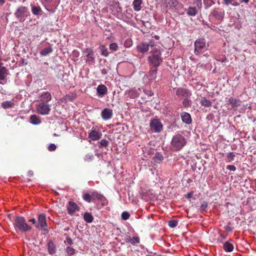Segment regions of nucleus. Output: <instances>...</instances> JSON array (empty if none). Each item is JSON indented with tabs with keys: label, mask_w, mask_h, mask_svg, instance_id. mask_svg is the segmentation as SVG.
<instances>
[{
	"label": "nucleus",
	"mask_w": 256,
	"mask_h": 256,
	"mask_svg": "<svg viewBox=\"0 0 256 256\" xmlns=\"http://www.w3.org/2000/svg\"><path fill=\"white\" fill-rule=\"evenodd\" d=\"M13 224L17 232H24L30 231L32 229V227L26 223L24 218L22 216H16Z\"/></svg>",
	"instance_id": "1"
},
{
	"label": "nucleus",
	"mask_w": 256,
	"mask_h": 256,
	"mask_svg": "<svg viewBox=\"0 0 256 256\" xmlns=\"http://www.w3.org/2000/svg\"><path fill=\"white\" fill-rule=\"evenodd\" d=\"M82 198L88 202H94L97 200L100 202L103 206H106L108 204V201L106 198L97 191L86 193L84 194Z\"/></svg>",
	"instance_id": "2"
},
{
	"label": "nucleus",
	"mask_w": 256,
	"mask_h": 256,
	"mask_svg": "<svg viewBox=\"0 0 256 256\" xmlns=\"http://www.w3.org/2000/svg\"><path fill=\"white\" fill-rule=\"evenodd\" d=\"M152 52V54L148 57V62L150 66L157 68L162 62L160 52L158 49L154 48Z\"/></svg>",
	"instance_id": "3"
},
{
	"label": "nucleus",
	"mask_w": 256,
	"mask_h": 256,
	"mask_svg": "<svg viewBox=\"0 0 256 256\" xmlns=\"http://www.w3.org/2000/svg\"><path fill=\"white\" fill-rule=\"evenodd\" d=\"M186 144V140L182 134H176L174 135L171 141V145L172 149L178 151L182 150Z\"/></svg>",
	"instance_id": "4"
},
{
	"label": "nucleus",
	"mask_w": 256,
	"mask_h": 256,
	"mask_svg": "<svg viewBox=\"0 0 256 256\" xmlns=\"http://www.w3.org/2000/svg\"><path fill=\"white\" fill-rule=\"evenodd\" d=\"M150 130L154 132H160L163 130V124L157 117L152 118L150 122Z\"/></svg>",
	"instance_id": "5"
},
{
	"label": "nucleus",
	"mask_w": 256,
	"mask_h": 256,
	"mask_svg": "<svg viewBox=\"0 0 256 256\" xmlns=\"http://www.w3.org/2000/svg\"><path fill=\"white\" fill-rule=\"evenodd\" d=\"M206 49V40L200 38L196 40L194 42V53L196 55L202 54Z\"/></svg>",
	"instance_id": "6"
},
{
	"label": "nucleus",
	"mask_w": 256,
	"mask_h": 256,
	"mask_svg": "<svg viewBox=\"0 0 256 256\" xmlns=\"http://www.w3.org/2000/svg\"><path fill=\"white\" fill-rule=\"evenodd\" d=\"M155 45L156 42L153 40H151L148 43L142 42L138 44L136 46V50L138 52L144 54L148 51L150 47L153 48Z\"/></svg>",
	"instance_id": "7"
},
{
	"label": "nucleus",
	"mask_w": 256,
	"mask_h": 256,
	"mask_svg": "<svg viewBox=\"0 0 256 256\" xmlns=\"http://www.w3.org/2000/svg\"><path fill=\"white\" fill-rule=\"evenodd\" d=\"M37 224H36L35 227L36 228H40L42 230L48 232V224L46 220V216L44 214H40L38 215Z\"/></svg>",
	"instance_id": "8"
},
{
	"label": "nucleus",
	"mask_w": 256,
	"mask_h": 256,
	"mask_svg": "<svg viewBox=\"0 0 256 256\" xmlns=\"http://www.w3.org/2000/svg\"><path fill=\"white\" fill-rule=\"evenodd\" d=\"M36 110L41 115H48L50 111V106L46 102H40L36 104Z\"/></svg>",
	"instance_id": "9"
},
{
	"label": "nucleus",
	"mask_w": 256,
	"mask_h": 256,
	"mask_svg": "<svg viewBox=\"0 0 256 256\" xmlns=\"http://www.w3.org/2000/svg\"><path fill=\"white\" fill-rule=\"evenodd\" d=\"M224 16V10L220 8H216L212 10L210 14V16H211L218 22H221Z\"/></svg>",
	"instance_id": "10"
},
{
	"label": "nucleus",
	"mask_w": 256,
	"mask_h": 256,
	"mask_svg": "<svg viewBox=\"0 0 256 256\" xmlns=\"http://www.w3.org/2000/svg\"><path fill=\"white\" fill-rule=\"evenodd\" d=\"M166 6L172 10L180 11L182 9L183 5L178 0H166Z\"/></svg>",
	"instance_id": "11"
},
{
	"label": "nucleus",
	"mask_w": 256,
	"mask_h": 256,
	"mask_svg": "<svg viewBox=\"0 0 256 256\" xmlns=\"http://www.w3.org/2000/svg\"><path fill=\"white\" fill-rule=\"evenodd\" d=\"M8 74V70L0 62V84H4L7 82L6 76Z\"/></svg>",
	"instance_id": "12"
},
{
	"label": "nucleus",
	"mask_w": 256,
	"mask_h": 256,
	"mask_svg": "<svg viewBox=\"0 0 256 256\" xmlns=\"http://www.w3.org/2000/svg\"><path fill=\"white\" fill-rule=\"evenodd\" d=\"M14 15L20 20H24V18L28 16V8L22 6L19 7L15 12Z\"/></svg>",
	"instance_id": "13"
},
{
	"label": "nucleus",
	"mask_w": 256,
	"mask_h": 256,
	"mask_svg": "<svg viewBox=\"0 0 256 256\" xmlns=\"http://www.w3.org/2000/svg\"><path fill=\"white\" fill-rule=\"evenodd\" d=\"M84 53L86 54V62L88 64H94L95 57L92 50L90 48H86Z\"/></svg>",
	"instance_id": "14"
},
{
	"label": "nucleus",
	"mask_w": 256,
	"mask_h": 256,
	"mask_svg": "<svg viewBox=\"0 0 256 256\" xmlns=\"http://www.w3.org/2000/svg\"><path fill=\"white\" fill-rule=\"evenodd\" d=\"M176 95L179 97H188L190 96V92L187 89L180 88L176 90Z\"/></svg>",
	"instance_id": "15"
},
{
	"label": "nucleus",
	"mask_w": 256,
	"mask_h": 256,
	"mask_svg": "<svg viewBox=\"0 0 256 256\" xmlns=\"http://www.w3.org/2000/svg\"><path fill=\"white\" fill-rule=\"evenodd\" d=\"M113 114L112 110L108 108H104L101 113V116L103 120H108L112 118Z\"/></svg>",
	"instance_id": "16"
},
{
	"label": "nucleus",
	"mask_w": 256,
	"mask_h": 256,
	"mask_svg": "<svg viewBox=\"0 0 256 256\" xmlns=\"http://www.w3.org/2000/svg\"><path fill=\"white\" fill-rule=\"evenodd\" d=\"M67 209L68 214L72 215L74 214L76 211L78 210L79 208L75 202H70L67 206Z\"/></svg>",
	"instance_id": "17"
},
{
	"label": "nucleus",
	"mask_w": 256,
	"mask_h": 256,
	"mask_svg": "<svg viewBox=\"0 0 256 256\" xmlns=\"http://www.w3.org/2000/svg\"><path fill=\"white\" fill-rule=\"evenodd\" d=\"M140 90L138 89H136V88H132L130 90H127L125 94L128 96L130 98H135L138 96L140 93L139 91Z\"/></svg>",
	"instance_id": "18"
},
{
	"label": "nucleus",
	"mask_w": 256,
	"mask_h": 256,
	"mask_svg": "<svg viewBox=\"0 0 256 256\" xmlns=\"http://www.w3.org/2000/svg\"><path fill=\"white\" fill-rule=\"evenodd\" d=\"M97 94L99 96L102 98L107 94L108 88L104 84H100L96 88Z\"/></svg>",
	"instance_id": "19"
},
{
	"label": "nucleus",
	"mask_w": 256,
	"mask_h": 256,
	"mask_svg": "<svg viewBox=\"0 0 256 256\" xmlns=\"http://www.w3.org/2000/svg\"><path fill=\"white\" fill-rule=\"evenodd\" d=\"M180 116L182 122L186 124H190L192 122L190 114L186 112H182L180 113Z\"/></svg>",
	"instance_id": "20"
},
{
	"label": "nucleus",
	"mask_w": 256,
	"mask_h": 256,
	"mask_svg": "<svg viewBox=\"0 0 256 256\" xmlns=\"http://www.w3.org/2000/svg\"><path fill=\"white\" fill-rule=\"evenodd\" d=\"M40 102L48 103L52 100V96L48 92H42L40 96Z\"/></svg>",
	"instance_id": "21"
},
{
	"label": "nucleus",
	"mask_w": 256,
	"mask_h": 256,
	"mask_svg": "<svg viewBox=\"0 0 256 256\" xmlns=\"http://www.w3.org/2000/svg\"><path fill=\"white\" fill-rule=\"evenodd\" d=\"M228 102V104L231 105L232 108H237L240 104V100L234 98L232 97L230 98Z\"/></svg>",
	"instance_id": "22"
},
{
	"label": "nucleus",
	"mask_w": 256,
	"mask_h": 256,
	"mask_svg": "<svg viewBox=\"0 0 256 256\" xmlns=\"http://www.w3.org/2000/svg\"><path fill=\"white\" fill-rule=\"evenodd\" d=\"M88 137L92 140H97L100 139L101 134H100L98 131L93 130L89 133Z\"/></svg>",
	"instance_id": "23"
},
{
	"label": "nucleus",
	"mask_w": 256,
	"mask_h": 256,
	"mask_svg": "<svg viewBox=\"0 0 256 256\" xmlns=\"http://www.w3.org/2000/svg\"><path fill=\"white\" fill-rule=\"evenodd\" d=\"M48 250L49 254H53L56 252V247L52 240H49L47 244Z\"/></svg>",
	"instance_id": "24"
},
{
	"label": "nucleus",
	"mask_w": 256,
	"mask_h": 256,
	"mask_svg": "<svg viewBox=\"0 0 256 256\" xmlns=\"http://www.w3.org/2000/svg\"><path fill=\"white\" fill-rule=\"evenodd\" d=\"M200 103L202 106L208 108L210 107L212 105V102L207 99L206 97H202L200 100Z\"/></svg>",
	"instance_id": "25"
},
{
	"label": "nucleus",
	"mask_w": 256,
	"mask_h": 256,
	"mask_svg": "<svg viewBox=\"0 0 256 256\" xmlns=\"http://www.w3.org/2000/svg\"><path fill=\"white\" fill-rule=\"evenodd\" d=\"M142 0H134L132 6L134 10L136 12L140 11L142 8Z\"/></svg>",
	"instance_id": "26"
},
{
	"label": "nucleus",
	"mask_w": 256,
	"mask_h": 256,
	"mask_svg": "<svg viewBox=\"0 0 256 256\" xmlns=\"http://www.w3.org/2000/svg\"><path fill=\"white\" fill-rule=\"evenodd\" d=\"M30 120L33 124H39L41 123L40 119L36 114L32 115L30 118Z\"/></svg>",
	"instance_id": "27"
},
{
	"label": "nucleus",
	"mask_w": 256,
	"mask_h": 256,
	"mask_svg": "<svg viewBox=\"0 0 256 256\" xmlns=\"http://www.w3.org/2000/svg\"><path fill=\"white\" fill-rule=\"evenodd\" d=\"M223 248L226 252H231L234 250V246L228 242H226L224 244Z\"/></svg>",
	"instance_id": "28"
},
{
	"label": "nucleus",
	"mask_w": 256,
	"mask_h": 256,
	"mask_svg": "<svg viewBox=\"0 0 256 256\" xmlns=\"http://www.w3.org/2000/svg\"><path fill=\"white\" fill-rule=\"evenodd\" d=\"M52 51H53V50H52V46L51 45H50L48 47L46 48H44L43 50H42L40 52V55H42V56H46L48 54L52 52Z\"/></svg>",
	"instance_id": "29"
},
{
	"label": "nucleus",
	"mask_w": 256,
	"mask_h": 256,
	"mask_svg": "<svg viewBox=\"0 0 256 256\" xmlns=\"http://www.w3.org/2000/svg\"><path fill=\"white\" fill-rule=\"evenodd\" d=\"M157 74V70L156 68L154 70H150L148 74V78L150 80L152 81L156 78V75Z\"/></svg>",
	"instance_id": "30"
},
{
	"label": "nucleus",
	"mask_w": 256,
	"mask_h": 256,
	"mask_svg": "<svg viewBox=\"0 0 256 256\" xmlns=\"http://www.w3.org/2000/svg\"><path fill=\"white\" fill-rule=\"evenodd\" d=\"M84 220L88 223L92 222L94 220V217L92 214L88 212L84 214Z\"/></svg>",
	"instance_id": "31"
},
{
	"label": "nucleus",
	"mask_w": 256,
	"mask_h": 256,
	"mask_svg": "<svg viewBox=\"0 0 256 256\" xmlns=\"http://www.w3.org/2000/svg\"><path fill=\"white\" fill-rule=\"evenodd\" d=\"M198 13L196 8L190 6L188 10L187 14L190 16H195Z\"/></svg>",
	"instance_id": "32"
},
{
	"label": "nucleus",
	"mask_w": 256,
	"mask_h": 256,
	"mask_svg": "<svg viewBox=\"0 0 256 256\" xmlns=\"http://www.w3.org/2000/svg\"><path fill=\"white\" fill-rule=\"evenodd\" d=\"M14 106V103L11 101H5L2 104V106L5 109L11 108Z\"/></svg>",
	"instance_id": "33"
},
{
	"label": "nucleus",
	"mask_w": 256,
	"mask_h": 256,
	"mask_svg": "<svg viewBox=\"0 0 256 256\" xmlns=\"http://www.w3.org/2000/svg\"><path fill=\"white\" fill-rule=\"evenodd\" d=\"M164 159V157L160 153H156V154L154 158V162L156 163H160Z\"/></svg>",
	"instance_id": "34"
},
{
	"label": "nucleus",
	"mask_w": 256,
	"mask_h": 256,
	"mask_svg": "<svg viewBox=\"0 0 256 256\" xmlns=\"http://www.w3.org/2000/svg\"><path fill=\"white\" fill-rule=\"evenodd\" d=\"M236 157V154L234 152H230L226 154V160L227 162H230L234 160Z\"/></svg>",
	"instance_id": "35"
},
{
	"label": "nucleus",
	"mask_w": 256,
	"mask_h": 256,
	"mask_svg": "<svg viewBox=\"0 0 256 256\" xmlns=\"http://www.w3.org/2000/svg\"><path fill=\"white\" fill-rule=\"evenodd\" d=\"M32 12L34 15H38L42 12L41 8L40 6H33L32 8Z\"/></svg>",
	"instance_id": "36"
},
{
	"label": "nucleus",
	"mask_w": 256,
	"mask_h": 256,
	"mask_svg": "<svg viewBox=\"0 0 256 256\" xmlns=\"http://www.w3.org/2000/svg\"><path fill=\"white\" fill-rule=\"evenodd\" d=\"M100 49L102 51V54L104 56H108L109 54L107 48L104 45L100 46Z\"/></svg>",
	"instance_id": "37"
},
{
	"label": "nucleus",
	"mask_w": 256,
	"mask_h": 256,
	"mask_svg": "<svg viewBox=\"0 0 256 256\" xmlns=\"http://www.w3.org/2000/svg\"><path fill=\"white\" fill-rule=\"evenodd\" d=\"M206 8H208L214 4L213 0H203Z\"/></svg>",
	"instance_id": "38"
},
{
	"label": "nucleus",
	"mask_w": 256,
	"mask_h": 256,
	"mask_svg": "<svg viewBox=\"0 0 256 256\" xmlns=\"http://www.w3.org/2000/svg\"><path fill=\"white\" fill-rule=\"evenodd\" d=\"M178 222L176 220H172L168 222V226L171 228H174L178 225Z\"/></svg>",
	"instance_id": "39"
},
{
	"label": "nucleus",
	"mask_w": 256,
	"mask_h": 256,
	"mask_svg": "<svg viewBox=\"0 0 256 256\" xmlns=\"http://www.w3.org/2000/svg\"><path fill=\"white\" fill-rule=\"evenodd\" d=\"M99 144H100V148L106 147L108 144V142L106 139H102L99 142Z\"/></svg>",
	"instance_id": "40"
},
{
	"label": "nucleus",
	"mask_w": 256,
	"mask_h": 256,
	"mask_svg": "<svg viewBox=\"0 0 256 256\" xmlns=\"http://www.w3.org/2000/svg\"><path fill=\"white\" fill-rule=\"evenodd\" d=\"M66 251L70 256L73 255L75 253V250L70 246H68L66 249Z\"/></svg>",
	"instance_id": "41"
},
{
	"label": "nucleus",
	"mask_w": 256,
	"mask_h": 256,
	"mask_svg": "<svg viewBox=\"0 0 256 256\" xmlns=\"http://www.w3.org/2000/svg\"><path fill=\"white\" fill-rule=\"evenodd\" d=\"M110 50L112 51H116L118 50V46L116 43L114 42L110 44Z\"/></svg>",
	"instance_id": "42"
},
{
	"label": "nucleus",
	"mask_w": 256,
	"mask_h": 256,
	"mask_svg": "<svg viewBox=\"0 0 256 256\" xmlns=\"http://www.w3.org/2000/svg\"><path fill=\"white\" fill-rule=\"evenodd\" d=\"M132 40L129 39V38L126 40L124 42V46L126 48H130L132 46Z\"/></svg>",
	"instance_id": "43"
},
{
	"label": "nucleus",
	"mask_w": 256,
	"mask_h": 256,
	"mask_svg": "<svg viewBox=\"0 0 256 256\" xmlns=\"http://www.w3.org/2000/svg\"><path fill=\"white\" fill-rule=\"evenodd\" d=\"M130 218V214L127 212H124L122 214V218L123 220H127Z\"/></svg>",
	"instance_id": "44"
},
{
	"label": "nucleus",
	"mask_w": 256,
	"mask_h": 256,
	"mask_svg": "<svg viewBox=\"0 0 256 256\" xmlns=\"http://www.w3.org/2000/svg\"><path fill=\"white\" fill-rule=\"evenodd\" d=\"M94 159V156L92 154H86L84 157V160L86 162H90Z\"/></svg>",
	"instance_id": "45"
},
{
	"label": "nucleus",
	"mask_w": 256,
	"mask_h": 256,
	"mask_svg": "<svg viewBox=\"0 0 256 256\" xmlns=\"http://www.w3.org/2000/svg\"><path fill=\"white\" fill-rule=\"evenodd\" d=\"M140 242V238L138 236L133 237L130 241L132 244H135Z\"/></svg>",
	"instance_id": "46"
},
{
	"label": "nucleus",
	"mask_w": 256,
	"mask_h": 256,
	"mask_svg": "<svg viewBox=\"0 0 256 256\" xmlns=\"http://www.w3.org/2000/svg\"><path fill=\"white\" fill-rule=\"evenodd\" d=\"M227 236V234H220L218 238V240L222 242L223 240H225Z\"/></svg>",
	"instance_id": "47"
},
{
	"label": "nucleus",
	"mask_w": 256,
	"mask_h": 256,
	"mask_svg": "<svg viewBox=\"0 0 256 256\" xmlns=\"http://www.w3.org/2000/svg\"><path fill=\"white\" fill-rule=\"evenodd\" d=\"M56 148V146L54 144H50L48 146V150L50 152L54 151Z\"/></svg>",
	"instance_id": "48"
},
{
	"label": "nucleus",
	"mask_w": 256,
	"mask_h": 256,
	"mask_svg": "<svg viewBox=\"0 0 256 256\" xmlns=\"http://www.w3.org/2000/svg\"><path fill=\"white\" fill-rule=\"evenodd\" d=\"M208 207V204L206 202H203L201 206H200V210L202 211H204V210H206V208H207Z\"/></svg>",
	"instance_id": "49"
},
{
	"label": "nucleus",
	"mask_w": 256,
	"mask_h": 256,
	"mask_svg": "<svg viewBox=\"0 0 256 256\" xmlns=\"http://www.w3.org/2000/svg\"><path fill=\"white\" fill-rule=\"evenodd\" d=\"M182 104L185 108L188 107L190 106V100L187 98H184L182 102Z\"/></svg>",
	"instance_id": "50"
},
{
	"label": "nucleus",
	"mask_w": 256,
	"mask_h": 256,
	"mask_svg": "<svg viewBox=\"0 0 256 256\" xmlns=\"http://www.w3.org/2000/svg\"><path fill=\"white\" fill-rule=\"evenodd\" d=\"M194 3L196 5V6L200 8L202 6V0H193Z\"/></svg>",
	"instance_id": "51"
},
{
	"label": "nucleus",
	"mask_w": 256,
	"mask_h": 256,
	"mask_svg": "<svg viewBox=\"0 0 256 256\" xmlns=\"http://www.w3.org/2000/svg\"><path fill=\"white\" fill-rule=\"evenodd\" d=\"M226 168L232 171H235L236 170V167L234 165H228L226 166Z\"/></svg>",
	"instance_id": "52"
},
{
	"label": "nucleus",
	"mask_w": 256,
	"mask_h": 256,
	"mask_svg": "<svg viewBox=\"0 0 256 256\" xmlns=\"http://www.w3.org/2000/svg\"><path fill=\"white\" fill-rule=\"evenodd\" d=\"M64 242L70 245H72L73 244L72 240L70 238H67Z\"/></svg>",
	"instance_id": "53"
},
{
	"label": "nucleus",
	"mask_w": 256,
	"mask_h": 256,
	"mask_svg": "<svg viewBox=\"0 0 256 256\" xmlns=\"http://www.w3.org/2000/svg\"><path fill=\"white\" fill-rule=\"evenodd\" d=\"M28 221L30 222H32L33 224H34V226H36V224H37L36 219L34 218L29 219Z\"/></svg>",
	"instance_id": "54"
},
{
	"label": "nucleus",
	"mask_w": 256,
	"mask_h": 256,
	"mask_svg": "<svg viewBox=\"0 0 256 256\" xmlns=\"http://www.w3.org/2000/svg\"><path fill=\"white\" fill-rule=\"evenodd\" d=\"M234 1V0H224V4L226 6H228L232 4V2Z\"/></svg>",
	"instance_id": "55"
},
{
	"label": "nucleus",
	"mask_w": 256,
	"mask_h": 256,
	"mask_svg": "<svg viewBox=\"0 0 256 256\" xmlns=\"http://www.w3.org/2000/svg\"><path fill=\"white\" fill-rule=\"evenodd\" d=\"M101 73L104 75L106 74H108V70L106 68L101 69Z\"/></svg>",
	"instance_id": "56"
},
{
	"label": "nucleus",
	"mask_w": 256,
	"mask_h": 256,
	"mask_svg": "<svg viewBox=\"0 0 256 256\" xmlns=\"http://www.w3.org/2000/svg\"><path fill=\"white\" fill-rule=\"evenodd\" d=\"M132 239V238H131L130 236H128L126 237V242H130Z\"/></svg>",
	"instance_id": "57"
},
{
	"label": "nucleus",
	"mask_w": 256,
	"mask_h": 256,
	"mask_svg": "<svg viewBox=\"0 0 256 256\" xmlns=\"http://www.w3.org/2000/svg\"><path fill=\"white\" fill-rule=\"evenodd\" d=\"M232 5L233 6H238L239 5V4L238 2H234L232 3V4H230Z\"/></svg>",
	"instance_id": "58"
},
{
	"label": "nucleus",
	"mask_w": 256,
	"mask_h": 256,
	"mask_svg": "<svg viewBox=\"0 0 256 256\" xmlns=\"http://www.w3.org/2000/svg\"><path fill=\"white\" fill-rule=\"evenodd\" d=\"M5 2V0H0V5H3Z\"/></svg>",
	"instance_id": "59"
},
{
	"label": "nucleus",
	"mask_w": 256,
	"mask_h": 256,
	"mask_svg": "<svg viewBox=\"0 0 256 256\" xmlns=\"http://www.w3.org/2000/svg\"><path fill=\"white\" fill-rule=\"evenodd\" d=\"M249 2V0H240V2H244V3H246V4H248Z\"/></svg>",
	"instance_id": "60"
},
{
	"label": "nucleus",
	"mask_w": 256,
	"mask_h": 256,
	"mask_svg": "<svg viewBox=\"0 0 256 256\" xmlns=\"http://www.w3.org/2000/svg\"><path fill=\"white\" fill-rule=\"evenodd\" d=\"M28 176H33V172H32V171H30L28 172Z\"/></svg>",
	"instance_id": "61"
},
{
	"label": "nucleus",
	"mask_w": 256,
	"mask_h": 256,
	"mask_svg": "<svg viewBox=\"0 0 256 256\" xmlns=\"http://www.w3.org/2000/svg\"><path fill=\"white\" fill-rule=\"evenodd\" d=\"M66 98L70 100H72V98L70 96H66Z\"/></svg>",
	"instance_id": "62"
},
{
	"label": "nucleus",
	"mask_w": 256,
	"mask_h": 256,
	"mask_svg": "<svg viewBox=\"0 0 256 256\" xmlns=\"http://www.w3.org/2000/svg\"><path fill=\"white\" fill-rule=\"evenodd\" d=\"M154 38L156 40H158L160 39V36H154Z\"/></svg>",
	"instance_id": "63"
},
{
	"label": "nucleus",
	"mask_w": 256,
	"mask_h": 256,
	"mask_svg": "<svg viewBox=\"0 0 256 256\" xmlns=\"http://www.w3.org/2000/svg\"><path fill=\"white\" fill-rule=\"evenodd\" d=\"M226 230H230V227L228 226V227L226 228Z\"/></svg>",
	"instance_id": "64"
}]
</instances>
